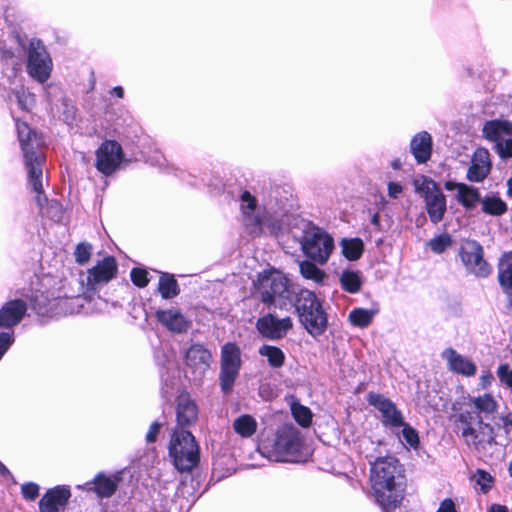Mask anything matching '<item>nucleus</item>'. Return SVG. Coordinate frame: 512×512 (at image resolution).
Here are the masks:
<instances>
[{"label": "nucleus", "instance_id": "nucleus-54", "mask_svg": "<svg viewBox=\"0 0 512 512\" xmlns=\"http://www.w3.org/2000/svg\"><path fill=\"white\" fill-rule=\"evenodd\" d=\"M487 512H509L508 508L500 504H492Z\"/></svg>", "mask_w": 512, "mask_h": 512}, {"label": "nucleus", "instance_id": "nucleus-24", "mask_svg": "<svg viewBox=\"0 0 512 512\" xmlns=\"http://www.w3.org/2000/svg\"><path fill=\"white\" fill-rule=\"evenodd\" d=\"M445 189L448 191L456 190L457 201L468 210L475 208L481 200L479 190L465 183L447 181Z\"/></svg>", "mask_w": 512, "mask_h": 512}, {"label": "nucleus", "instance_id": "nucleus-58", "mask_svg": "<svg viewBox=\"0 0 512 512\" xmlns=\"http://www.w3.org/2000/svg\"><path fill=\"white\" fill-rule=\"evenodd\" d=\"M371 221H372L373 224L378 225V223H379V215L378 214L373 215Z\"/></svg>", "mask_w": 512, "mask_h": 512}, {"label": "nucleus", "instance_id": "nucleus-34", "mask_svg": "<svg viewBox=\"0 0 512 512\" xmlns=\"http://www.w3.org/2000/svg\"><path fill=\"white\" fill-rule=\"evenodd\" d=\"M342 288L349 293H357L362 286V276L359 271L344 270L340 276Z\"/></svg>", "mask_w": 512, "mask_h": 512}, {"label": "nucleus", "instance_id": "nucleus-61", "mask_svg": "<svg viewBox=\"0 0 512 512\" xmlns=\"http://www.w3.org/2000/svg\"><path fill=\"white\" fill-rule=\"evenodd\" d=\"M5 53H6L9 57H11V56L13 55V54H12V52H10V51H5Z\"/></svg>", "mask_w": 512, "mask_h": 512}, {"label": "nucleus", "instance_id": "nucleus-6", "mask_svg": "<svg viewBox=\"0 0 512 512\" xmlns=\"http://www.w3.org/2000/svg\"><path fill=\"white\" fill-rule=\"evenodd\" d=\"M169 456L180 472L191 471L199 462V446L187 430L176 429L170 439Z\"/></svg>", "mask_w": 512, "mask_h": 512}, {"label": "nucleus", "instance_id": "nucleus-51", "mask_svg": "<svg viewBox=\"0 0 512 512\" xmlns=\"http://www.w3.org/2000/svg\"><path fill=\"white\" fill-rule=\"evenodd\" d=\"M436 512H458V509L451 498H446L440 503Z\"/></svg>", "mask_w": 512, "mask_h": 512}, {"label": "nucleus", "instance_id": "nucleus-18", "mask_svg": "<svg viewBox=\"0 0 512 512\" xmlns=\"http://www.w3.org/2000/svg\"><path fill=\"white\" fill-rule=\"evenodd\" d=\"M368 401L381 413L383 423L386 426L399 428L403 425V416L391 400L379 394H370Z\"/></svg>", "mask_w": 512, "mask_h": 512}, {"label": "nucleus", "instance_id": "nucleus-13", "mask_svg": "<svg viewBox=\"0 0 512 512\" xmlns=\"http://www.w3.org/2000/svg\"><path fill=\"white\" fill-rule=\"evenodd\" d=\"M53 63L45 46L38 39H32L28 47L27 73L39 83H45L51 76Z\"/></svg>", "mask_w": 512, "mask_h": 512}, {"label": "nucleus", "instance_id": "nucleus-9", "mask_svg": "<svg viewBox=\"0 0 512 512\" xmlns=\"http://www.w3.org/2000/svg\"><path fill=\"white\" fill-rule=\"evenodd\" d=\"M415 191L425 201L426 210L432 223L437 224L443 220L447 210L446 196L437 183L425 176L414 180Z\"/></svg>", "mask_w": 512, "mask_h": 512}, {"label": "nucleus", "instance_id": "nucleus-20", "mask_svg": "<svg viewBox=\"0 0 512 512\" xmlns=\"http://www.w3.org/2000/svg\"><path fill=\"white\" fill-rule=\"evenodd\" d=\"M28 306L22 299L5 302L0 308V328L11 329L17 326L26 315Z\"/></svg>", "mask_w": 512, "mask_h": 512}, {"label": "nucleus", "instance_id": "nucleus-12", "mask_svg": "<svg viewBox=\"0 0 512 512\" xmlns=\"http://www.w3.org/2000/svg\"><path fill=\"white\" fill-rule=\"evenodd\" d=\"M241 351L234 343H226L221 348L219 381L223 393L232 391L241 368Z\"/></svg>", "mask_w": 512, "mask_h": 512}, {"label": "nucleus", "instance_id": "nucleus-57", "mask_svg": "<svg viewBox=\"0 0 512 512\" xmlns=\"http://www.w3.org/2000/svg\"><path fill=\"white\" fill-rule=\"evenodd\" d=\"M507 186H508V194L510 196H512V178L508 180Z\"/></svg>", "mask_w": 512, "mask_h": 512}, {"label": "nucleus", "instance_id": "nucleus-62", "mask_svg": "<svg viewBox=\"0 0 512 512\" xmlns=\"http://www.w3.org/2000/svg\"><path fill=\"white\" fill-rule=\"evenodd\" d=\"M510 472L512 474V460H511V464H510Z\"/></svg>", "mask_w": 512, "mask_h": 512}, {"label": "nucleus", "instance_id": "nucleus-16", "mask_svg": "<svg viewBox=\"0 0 512 512\" xmlns=\"http://www.w3.org/2000/svg\"><path fill=\"white\" fill-rule=\"evenodd\" d=\"M212 362L211 352L201 344L191 345L185 354V367L195 380H201Z\"/></svg>", "mask_w": 512, "mask_h": 512}, {"label": "nucleus", "instance_id": "nucleus-52", "mask_svg": "<svg viewBox=\"0 0 512 512\" xmlns=\"http://www.w3.org/2000/svg\"><path fill=\"white\" fill-rule=\"evenodd\" d=\"M403 192V187L400 183L398 182H389L388 183V195L393 198V199H396L398 198Z\"/></svg>", "mask_w": 512, "mask_h": 512}, {"label": "nucleus", "instance_id": "nucleus-53", "mask_svg": "<svg viewBox=\"0 0 512 512\" xmlns=\"http://www.w3.org/2000/svg\"><path fill=\"white\" fill-rule=\"evenodd\" d=\"M492 380H493V375L490 372L483 374L480 377L481 385L484 388L489 386L492 383Z\"/></svg>", "mask_w": 512, "mask_h": 512}, {"label": "nucleus", "instance_id": "nucleus-26", "mask_svg": "<svg viewBox=\"0 0 512 512\" xmlns=\"http://www.w3.org/2000/svg\"><path fill=\"white\" fill-rule=\"evenodd\" d=\"M484 137L495 143V146L507 137H512V122L494 119L487 121L482 129Z\"/></svg>", "mask_w": 512, "mask_h": 512}, {"label": "nucleus", "instance_id": "nucleus-38", "mask_svg": "<svg viewBox=\"0 0 512 512\" xmlns=\"http://www.w3.org/2000/svg\"><path fill=\"white\" fill-rule=\"evenodd\" d=\"M478 413L492 414L497 410V402L491 394H484L473 399Z\"/></svg>", "mask_w": 512, "mask_h": 512}, {"label": "nucleus", "instance_id": "nucleus-46", "mask_svg": "<svg viewBox=\"0 0 512 512\" xmlns=\"http://www.w3.org/2000/svg\"><path fill=\"white\" fill-rule=\"evenodd\" d=\"M22 496L28 500L33 501L39 495V485L34 482H28L21 486Z\"/></svg>", "mask_w": 512, "mask_h": 512}, {"label": "nucleus", "instance_id": "nucleus-60", "mask_svg": "<svg viewBox=\"0 0 512 512\" xmlns=\"http://www.w3.org/2000/svg\"><path fill=\"white\" fill-rule=\"evenodd\" d=\"M508 308L512 310V297L508 301Z\"/></svg>", "mask_w": 512, "mask_h": 512}, {"label": "nucleus", "instance_id": "nucleus-19", "mask_svg": "<svg viewBox=\"0 0 512 512\" xmlns=\"http://www.w3.org/2000/svg\"><path fill=\"white\" fill-rule=\"evenodd\" d=\"M70 497V489L66 486H56L48 489L39 501V511L60 512L65 508Z\"/></svg>", "mask_w": 512, "mask_h": 512}, {"label": "nucleus", "instance_id": "nucleus-32", "mask_svg": "<svg viewBox=\"0 0 512 512\" xmlns=\"http://www.w3.org/2000/svg\"><path fill=\"white\" fill-rule=\"evenodd\" d=\"M233 429L243 438L251 437L257 430V421L249 414H243L233 421Z\"/></svg>", "mask_w": 512, "mask_h": 512}, {"label": "nucleus", "instance_id": "nucleus-5", "mask_svg": "<svg viewBox=\"0 0 512 512\" xmlns=\"http://www.w3.org/2000/svg\"><path fill=\"white\" fill-rule=\"evenodd\" d=\"M292 306L298 314L299 321L311 336L318 337L325 332L328 325L327 314L314 292L299 289Z\"/></svg>", "mask_w": 512, "mask_h": 512}, {"label": "nucleus", "instance_id": "nucleus-11", "mask_svg": "<svg viewBox=\"0 0 512 512\" xmlns=\"http://www.w3.org/2000/svg\"><path fill=\"white\" fill-rule=\"evenodd\" d=\"M301 245L304 254L320 265L328 261L334 250L332 236L318 227L305 232Z\"/></svg>", "mask_w": 512, "mask_h": 512}, {"label": "nucleus", "instance_id": "nucleus-30", "mask_svg": "<svg viewBox=\"0 0 512 512\" xmlns=\"http://www.w3.org/2000/svg\"><path fill=\"white\" fill-rule=\"evenodd\" d=\"M340 247L343 256L350 261L358 260L364 251V243L358 237L343 238L340 242Z\"/></svg>", "mask_w": 512, "mask_h": 512}, {"label": "nucleus", "instance_id": "nucleus-7", "mask_svg": "<svg viewBox=\"0 0 512 512\" xmlns=\"http://www.w3.org/2000/svg\"><path fill=\"white\" fill-rule=\"evenodd\" d=\"M118 272V264L113 256H106L86 272L79 274L81 294L91 299L102 286L114 279Z\"/></svg>", "mask_w": 512, "mask_h": 512}, {"label": "nucleus", "instance_id": "nucleus-2", "mask_svg": "<svg viewBox=\"0 0 512 512\" xmlns=\"http://www.w3.org/2000/svg\"><path fill=\"white\" fill-rule=\"evenodd\" d=\"M260 300L268 307L287 310L292 306L297 291L290 279L281 271L269 269L260 272L254 282Z\"/></svg>", "mask_w": 512, "mask_h": 512}, {"label": "nucleus", "instance_id": "nucleus-10", "mask_svg": "<svg viewBox=\"0 0 512 512\" xmlns=\"http://www.w3.org/2000/svg\"><path fill=\"white\" fill-rule=\"evenodd\" d=\"M457 420L462 425L461 435L464 442L474 449L480 451L492 445L495 442V433L493 427L482 421L478 416L477 428L473 427L474 417L471 412H463L457 416Z\"/></svg>", "mask_w": 512, "mask_h": 512}, {"label": "nucleus", "instance_id": "nucleus-3", "mask_svg": "<svg viewBox=\"0 0 512 512\" xmlns=\"http://www.w3.org/2000/svg\"><path fill=\"white\" fill-rule=\"evenodd\" d=\"M18 139L23 151L25 166L28 172V181L37 194V203L42 206V163L45 158L41 151L43 141L36 132L30 129L25 122L16 121Z\"/></svg>", "mask_w": 512, "mask_h": 512}, {"label": "nucleus", "instance_id": "nucleus-48", "mask_svg": "<svg viewBox=\"0 0 512 512\" xmlns=\"http://www.w3.org/2000/svg\"><path fill=\"white\" fill-rule=\"evenodd\" d=\"M147 271L141 268H134L131 271V280L138 287H145L148 284Z\"/></svg>", "mask_w": 512, "mask_h": 512}, {"label": "nucleus", "instance_id": "nucleus-45", "mask_svg": "<svg viewBox=\"0 0 512 512\" xmlns=\"http://www.w3.org/2000/svg\"><path fill=\"white\" fill-rule=\"evenodd\" d=\"M497 376L500 382L512 391V368L508 364H501L497 369Z\"/></svg>", "mask_w": 512, "mask_h": 512}, {"label": "nucleus", "instance_id": "nucleus-14", "mask_svg": "<svg viewBox=\"0 0 512 512\" xmlns=\"http://www.w3.org/2000/svg\"><path fill=\"white\" fill-rule=\"evenodd\" d=\"M459 256L466 269L477 277H487L491 267L484 259L483 247L475 240H465L459 249Z\"/></svg>", "mask_w": 512, "mask_h": 512}, {"label": "nucleus", "instance_id": "nucleus-33", "mask_svg": "<svg viewBox=\"0 0 512 512\" xmlns=\"http://www.w3.org/2000/svg\"><path fill=\"white\" fill-rule=\"evenodd\" d=\"M482 211L492 216H501L507 211L506 203L497 195H487L480 200Z\"/></svg>", "mask_w": 512, "mask_h": 512}, {"label": "nucleus", "instance_id": "nucleus-23", "mask_svg": "<svg viewBox=\"0 0 512 512\" xmlns=\"http://www.w3.org/2000/svg\"><path fill=\"white\" fill-rule=\"evenodd\" d=\"M442 357L447 361L449 369L457 374L471 377L476 374L477 367L470 359L457 353L453 348H446Z\"/></svg>", "mask_w": 512, "mask_h": 512}, {"label": "nucleus", "instance_id": "nucleus-27", "mask_svg": "<svg viewBox=\"0 0 512 512\" xmlns=\"http://www.w3.org/2000/svg\"><path fill=\"white\" fill-rule=\"evenodd\" d=\"M410 150L418 163H426L432 154L431 135L426 131L417 133L410 142Z\"/></svg>", "mask_w": 512, "mask_h": 512}, {"label": "nucleus", "instance_id": "nucleus-39", "mask_svg": "<svg viewBox=\"0 0 512 512\" xmlns=\"http://www.w3.org/2000/svg\"><path fill=\"white\" fill-rule=\"evenodd\" d=\"M291 411L295 421L301 425L302 427H309L312 422V412L311 410L303 406L299 403H293L291 406Z\"/></svg>", "mask_w": 512, "mask_h": 512}, {"label": "nucleus", "instance_id": "nucleus-56", "mask_svg": "<svg viewBox=\"0 0 512 512\" xmlns=\"http://www.w3.org/2000/svg\"><path fill=\"white\" fill-rule=\"evenodd\" d=\"M391 165L394 169H399L401 167V161L399 159H396L392 162Z\"/></svg>", "mask_w": 512, "mask_h": 512}, {"label": "nucleus", "instance_id": "nucleus-49", "mask_svg": "<svg viewBox=\"0 0 512 512\" xmlns=\"http://www.w3.org/2000/svg\"><path fill=\"white\" fill-rule=\"evenodd\" d=\"M14 342L13 332H1L0 333V359L3 357L5 352Z\"/></svg>", "mask_w": 512, "mask_h": 512}, {"label": "nucleus", "instance_id": "nucleus-59", "mask_svg": "<svg viewBox=\"0 0 512 512\" xmlns=\"http://www.w3.org/2000/svg\"><path fill=\"white\" fill-rule=\"evenodd\" d=\"M0 471H1L2 473H4V472H8L7 468H6L2 463H0Z\"/></svg>", "mask_w": 512, "mask_h": 512}, {"label": "nucleus", "instance_id": "nucleus-35", "mask_svg": "<svg viewBox=\"0 0 512 512\" xmlns=\"http://www.w3.org/2000/svg\"><path fill=\"white\" fill-rule=\"evenodd\" d=\"M158 290L164 299L174 298L180 292L176 279L172 275L168 274H163L160 277Z\"/></svg>", "mask_w": 512, "mask_h": 512}, {"label": "nucleus", "instance_id": "nucleus-47", "mask_svg": "<svg viewBox=\"0 0 512 512\" xmlns=\"http://www.w3.org/2000/svg\"><path fill=\"white\" fill-rule=\"evenodd\" d=\"M496 151L503 159L512 157V137H507L496 146Z\"/></svg>", "mask_w": 512, "mask_h": 512}, {"label": "nucleus", "instance_id": "nucleus-37", "mask_svg": "<svg viewBox=\"0 0 512 512\" xmlns=\"http://www.w3.org/2000/svg\"><path fill=\"white\" fill-rule=\"evenodd\" d=\"M301 275L309 280H313L316 283H321L325 278V272L319 269L315 263L310 261H302L299 265Z\"/></svg>", "mask_w": 512, "mask_h": 512}, {"label": "nucleus", "instance_id": "nucleus-25", "mask_svg": "<svg viewBox=\"0 0 512 512\" xmlns=\"http://www.w3.org/2000/svg\"><path fill=\"white\" fill-rule=\"evenodd\" d=\"M177 424L180 427H188L198 419V407L188 394L178 397L176 407Z\"/></svg>", "mask_w": 512, "mask_h": 512}, {"label": "nucleus", "instance_id": "nucleus-28", "mask_svg": "<svg viewBox=\"0 0 512 512\" xmlns=\"http://www.w3.org/2000/svg\"><path fill=\"white\" fill-rule=\"evenodd\" d=\"M86 485L99 497L107 498L115 493L118 483L115 477L98 474L92 483H87Z\"/></svg>", "mask_w": 512, "mask_h": 512}, {"label": "nucleus", "instance_id": "nucleus-15", "mask_svg": "<svg viewBox=\"0 0 512 512\" xmlns=\"http://www.w3.org/2000/svg\"><path fill=\"white\" fill-rule=\"evenodd\" d=\"M293 328V321L290 317L278 318L272 313H268L256 322L257 331L269 340L277 341L284 338Z\"/></svg>", "mask_w": 512, "mask_h": 512}, {"label": "nucleus", "instance_id": "nucleus-42", "mask_svg": "<svg viewBox=\"0 0 512 512\" xmlns=\"http://www.w3.org/2000/svg\"><path fill=\"white\" fill-rule=\"evenodd\" d=\"M92 255V245L87 242L79 243L74 251L75 261L80 264H86Z\"/></svg>", "mask_w": 512, "mask_h": 512}, {"label": "nucleus", "instance_id": "nucleus-55", "mask_svg": "<svg viewBox=\"0 0 512 512\" xmlns=\"http://www.w3.org/2000/svg\"><path fill=\"white\" fill-rule=\"evenodd\" d=\"M116 96H118L119 98H122L123 97V88L121 86H117V87H114L113 88V91H112Z\"/></svg>", "mask_w": 512, "mask_h": 512}, {"label": "nucleus", "instance_id": "nucleus-22", "mask_svg": "<svg viewBox=\"0 0 512 512\" xmlns=\"http://www.w3.org/2000/svg\"><path fill=\"white\" fill-rule=\"evenodd\" d=\"M157 321L173 333H183L188 330L191 322L177 308L157 310Z\"/></svg>", "mask_w": 512, "mask_h": 512}, {"label": "nucleus", "instance_id": "nucleus-17", "mask_svg": "<svg viewBox=\"0 0 512 512\" xmlns=\"http://www.w3.org/2000/svg\"><path fill=\"white\" fill-rule=\"evenodd\" d=\"M122 148L116 141H105L96 151V167L105 174H112L122 161Z\"/></svg>", "mask_w": 512, "mask_h": 512}, {"label": "nucleus", "instance_id": "nucleus-31", "mask_svg": "<svg viewBox=\"0 0 512 512\" xmlns=\"http://www.w3.org/2000/svg\"><path fill=\"white\" fill-rule=\"evenodd\" d=\"M258 353L267 359L269 366L272 368L277 369L284 365L286 357L279 347L264 344L259 348Z\"/></svg>", "mask_w": 512, "mask_h": 512}, {"label": "nucleus", "instance_id": "nucleus-50", "mask_svg": "<svg viewBox=\"0 0 512 512\" xmlns=\"http://www.w3.org/2000/svg\"><path fill=\"white\" fill-rule=\"evenodd\" d=\"M161 429V423L155 421L151 424L147 434H146V441L148 443H153L156 441L157 436L159 434V431Z\"/></svg>", "mask_w": 512, "mask_h": 512}, {"label": "nucleus", "instance_id": "nucleus-21", "mask_svg": "<svg viewBox=\"0 0 512 512\" xmlns=\"http://www.w3.org/2000/svg\"><path fill=\"white\" fill-rule=\"evenodd\" d=\"M492 168L489 151L478 148L471 159V166L467 171V179L471 182H482Z\"/></svg>", "mask_w": 512, "mask_h": 512}, {"label": "nucleus", "instance_id": "nucleus-8", "mask_svg": "<svg viewBox=\"0 0 512 512\" xmlns=\"http://www.w3.org/2000/svg\"><path fill=\"white\" fill-rule=\"evenodd\" d=\"M240 213L243 226L251 236H260L271 222V215L249 191L240 195Z\"/></svg>", "mask_w": 512, "mask_h": 512}, {"label": "nucleus", "instance_id": "nucleus-40", "mask_svg": "<svg viewBox=\"0 0 512 512\" xmlns=\"http://www.w3.org/2000/svg\"><path fill=\"white\" fill-rule=\"evenodd\" d=\"M13 94L17 99L20 109L29 111L35 105V95L24 87H20V89L14 90Z\"/></svg>", "mask_w": 512, "mask_h": 512}, {"label": "nucleus", "instance_id": "nucleus-4", "mask_svg": "<svg viewBox=\"0 0 512 512\" xmlns=\"http://www.w3.org/2000/svg\"><path fill=\"white\" fill-rule=\"evenodd\" d=\"M261 453L274 462L299 463L308 458L300 432L292 425L278 428L274 440L262 445Z\"/></svg>", "mask_w": 512, "mask_h": 512}, {"label": "nucleus", "instance_id": "nucleus-44", "mask_svg": "<svg viewBox=\"0 0 512 512\" xmlns=\"http://www.w3.org/2000/svg\"><path fill=\"white\" fill-rule=\"evenodd\" d=\"M450 244L451 238L448 234L439 235L429 241L430 249L437 254L444 252Z\"/></svg>", "mask_w": 512, "mask_h": 512}, {"label": "nucleus", "instance_id": "nucleus-36", "mask_svg": "<svg viewBox=\"0 0 512 512\" xmlns=\"http://www.w3.org/2000/svg\"><path fill=\"white\" fill-rule=\"evenodd\" d=\"M375 315V311L363 309V308H355L349 313V320L352 325L357 327H367L373 320Z\"/></svg>", "mask_w": 512, "mask_h": 512}, {"label": "nucleus", "instance_id": "nucleus-1", "mask_svg": "<svg viewBox=\"0 0 512 512\" xmlns=\"http://www.w3.org/2000/svg\"><path fill=\"white\" fill-rule=\"evenodd\" d=\"M370 482L376 502L385 511L401 504L405 481L402 466L395 457H380L371 463Z\"/></svg>", "mask_w": 512, "mask_h": 512}, {"label": "nucleus", "instance_id": "nucleus-41", "mask_svg": "<svg viewBox=\"0 0 512 512\" xmlns=\"http://www.w3.org/2000/svg\"><path fill=\"white\" fill-rule=\"evenodd\" d=\"M472 479L479 487L480 492L484 494L487 493L492 488L494 481L491 474L482 469H478L474 473Z\"/></svg>", "mask_w": 512, "mask_h": 512}, {"label": "nucleus", "instance_id": "nucleus-29", "mask_svg": "<svg viewBox=\"0 0 512 512\" xmlns=\"http://www.w3.org/2000/svg\"><path fill=\"white\" fill-rule=\"evenodd\" d=\"M498 281L507 294H512V252L504 253L498 264Z\"/></svg>", "mask_w": 512, "mask_h": 512}, {"label": "nucleus", "instance_id": "nucleus-43", "mask_svg": "<svg viewBox=\"0 0 512 512\" xmlns=\"http://www.w3.org/2000/svg\"><path fill=\"white\" fill-rule=\"evenodd\" d=\"M401 438L412 448L416 449L419 445V436L417 431L409 424L403 422Z\"/></svg>", "mask_w": 512, "mask_h": 512}]
</instances>
